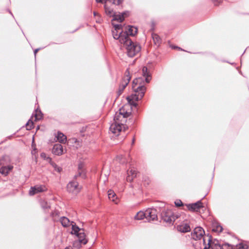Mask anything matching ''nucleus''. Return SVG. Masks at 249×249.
Returning a JSON list of instances; mask_svg holds the SVG:
<instances>
[{"mask_svg":"<svg viewBox=\"0 0 249 249\" xmlns=\"http://www.w3.org/2000/svg\"><path fill=\"white\" fill-rule=\"evenodd\" d=\"M94 15H96L95 12H94Z\"/></svg>","mask_w":249,"mask_h":249,"instance_id":"obj_49","label":"nucleus"},{"mask_svg":"<svg viewBox=\"0 0 249 249\" xmlns=\"http://www.w3.org/2000/svg\"><path fill=\"white\" fill-rule=\"evenodd\" d=\"M40 205L42 209L44 210H48L50 208V205L46 201L42 200L40 202Z\"/></svg>","mask_w":249,"mask_h":249,"instance_id":"obj_34","label":"nucleus"},{"mask_svg":"<svg viewBox=\"0 0 249 249\" xmlns=\"http://www.w3.org/2000/svg\"><path fill=\"white\" fill-rule=\"evenodd\" d=\"M127 175L126 180L128 182H131L137 176V173L135 170L131 169L130 171H127Z\"/></svg>","mask_w":249,"mask_h":249,"instance_id":"obj_22","label":"nucleus"},{"mask_svg":"<svg viewBox=\"0 0 249 249\" xmlns=\"http://www.w3.org/2000/svg\"><path fill=\"white\" fill-rule=\"evenodd\" d=\"M208 239H207V241H208V243H206V238L205 237H203V245L204 246V249H209L211 247V237H207Z\"/></svg>","mask_w":249,"mask_h":249,"instance_id":"obj_27","label":"nucleus"},{"mask_svg":"<svg viewBox=\"0 0 249 249\" xmlns=\"http://www.w3.org/2000/svg\"><path fill=\"white\" fill-rule=\"evenodd\" d=\"M118 117H119L118 115H115L114 116V122L110 125L109 127V131L116 136L119 135L123 127L124 128V126L123 124V122H124V121L121 120L120 122Z\"/></svg>","mask_w":249,"mask_h":249,"instance_id":"obj_4","label":"nucleus"},{"mask_svg":"<svg viewBox=\"0 0 249 249\" xmlns=\"http://www.w3.org/2000/svg\"><path fill=\"white\" fill-rule=\"evenodd\" d=\"M161 217L163 221L168 224H171L178 218L177 215L174 214L170 210L162 211L161 213Z\"/></svg>","mask_w":249,"mask_h":249,"instance_id":"obj_5","label":"nucleus"},{"mask_svg":"<svg viewBox=\"0 0 249 249\" xmlns=\"http://www.w3.org/2000/svg\"><path fill=\"white\" fill-rule=\"evenodd\" d=\"M134 141H135V139H133L132 140V144H133L134 143Z\"/></svg>","mask_w":249,"mask_h":249,"instance_id":"obj_48","label":"nucleus"},{"mask_svg":"<svg viewBox=\"0 0 249 249\" xmlns=\"http://www.w3.org/2000/svg\"><path fill=\"white\" fill-rule=\"evenodd\" d=\"M60 221L63 227H67L70 226L71 223L70 220L66 217L62 216L60 219Z\"/></svg>","mask_w":249,"mask_h":249,"instance_id":"obj_24","label":"nucleus"},{"mask_svg":"<svg viewBox=\"0 0 249 249\" xmlns=\"http://www.w3.org/2000/svg\"><path fill=\"white\" fill-rule=\"evenodd\" d=\"M65 249H72L70 247H66Z\"/></svg>","mask_w":249,"mask_h":249,"instance_id":"obj_47","label":"nucleus"},{"mask_svg":"<svg viewBox=\"0 0 249 249\" xmlns=\"http://www.w3.org/2000/svg\"><path fill=\"white\" fill-rule=\"evenodd\" d=\"M177 228L178 231L181 232H187L191 230L190 227L187 223H182L179 225L177 226Z\"/></svg>","mask_w":249,"mask_h":249,"instance_id":"obj_16","label":"nucleus"},{"mask_svg":"<svg viewBox=\"0 0 249 249\" xmlns=\"http://www.w3.org/2000/svg\"><path fill=\"white\" fill-rule=\"evenodd\" d=\"M123 42L124 47L126 50L127 55L130 57H133L140 53L141 47L137 42H134L129 37H127Z\"/></svg>","mask_w":249,"mask_h":249,"instance_id":"obj_3","label":"nucleus"},{"mask_svg":"<svg viewBox=\"0 0 249 249\" xmlns=\"http://www.w3.org/2000/svg\"><path fill=\"white\" fill-rule=\"evenodd\" d=\"M142 78H136L132 82V89L134 92L130 96L127 97L128 103L134 107H137L138 104L136 102L141 100L145 94L146 88L141 84Z\"/></svg>","mask_w":249,"mask_h":249,"instance_id":"obj_1","label":"nucleus"},{"mask_svg":"<svg viewBox=\"0 0 249 249\" xmlns=\"http://www.w3.org/2000/svg\"><path fill=\"white\" fill-rule=\"evenodd\" d=\"M145 218L144 212L140 211L137 213V214L135 216L134 218L136 220H142Z\"/></svg>","mask_w":249,"mask_h":249,"instance_id":"obj_32","label":"nucleus"},{"mask_svg":"<svg viewBox=\"0 0 249 249\" xmlns=\"http://www.w3.org/2000/svg\"><path fill=\"white\" fill-rule=\"evenodd\" d=\"M46 190V188L44 185H36L34 187H31L29 191V195L33 196L36 194L43 192Z\"/></svg>","mask_w":249,"mask_h":249,"instance_id":"obj_13","label":"nucleus"},{"mask_svg":"<svg viewBox=\"0 0 249 249\" xmlns=\"http://www.w3.org/2000/svg\"><path fill=\"white\" fill-rule=\"evenodd\" d=\"M226 246H229V244H225L221 246L220 244H215L214 245H212L211 248L212 249H224V247Z\"/></svg>","mask_w":249,"mask_h":249,"instance_id":"obj_33","label":"nucleus"},{"mask_svg":"<svg viewBox=\"0 0 249 249\" xmlns=\"http://www.w3.org/2000/svg\"><path fill=\"white\" fill-rule=\"evenodd\" d=\"M56 138L59 142L64 143L67 141V137L62 133L58 132Z\"/></svg>","mask_w":249,"mask_h":249,"instance_id":"obj_25","label":"nucleus"},{"mask_svg":"<svg viewBox=\"0 0 249 249\" xmlns=\"http://www.w3.org/2000/svg\"><path fill=\"white\" fill-rule=\"evenodd\" d=\"M46 160L50 163V164L54 168V170L58 172H60L62 170V168L60 167H58L55 163L53 162L52 160V159L49 157H48L46 159Z\"/></svg>","mask_w":249,"mask_h":249,"instance_id":"obj_26","label":"nucleus"},{"mask_svg":"<svg viewBox=\"0 0 249 249\" xmlns=\"http://www.w3.org/2000/svg\"><path fill=\"white\" fill-rule=\"evenodd\" d=\"M97 2H102L103 0H96Z\"/></svg>","mask_w":249,"mask_h":249,"instance_id":"obj_46","label":"nucleus"},{"mask_svg":"<svg viewBox=\"0 0 249 249\" xmlns=\"http://www.w3.org/2000/svg\"><path fill=\"white\" fill-rule=\"evenodd\" d=\"M152 38L154 43L159 46L161 43V39L160 37L157 35L155 34H153L152 35Z\"/></svg>","mask_w":249,"mask_h":249,"instance_id":"obj_29","label":"nucleus"},{"mask_svg":"<svg viewBox=\"0 0 249 249\" xmlns=\"http://www.w3.org/2000/svg\"><path fill=\"white\" fill-rule=\"evenodd\" d=\"M84 167V164L82 162H80L78 166V174L74 176V178H76L77 177H82V178L86 177V174L83 169Z\"/></svg>","mask_w":249,"mask_h":249,"instance_id":"obj_19","label":"nucleus"},{"mask_svg":"<svg viewBox=\"0 0 249 249\" xmlns=\"http://www.w3.org/2000/svg\"><path fill=\"white\" fill-rule=\"evenodd\" d=\"M126 14V13L124 12L121 15H116L115 14L113 16V20H117L119 22H122L124 20V15Z\"/></svg>","mask_w":249,"mask_h":249,"instance_id":"obj_28","label":"nucleus"},{"mask_svg":"<svg viewBox=\"0 0 249 249\" xmlns=\"http://www.w3.org/2000/svg\"><path fill=\"white\" fill-rule=\"evenodd\" d=\"M115 160L122 164H125L126 162L125 158L123 155L117 156Z\"/></svg>","mask_w":249,"mask_h":249,"instance_id":"obj_31","label":"nucleus"},{"mask_svg":"<svg viewBox=\"0 0 249 249\" xmlns=\"http://www.w3.org/2000/svg\"><path fill=\"white\" fill-rule=\"evenodd\" d=\"M63 148L61 144L57 143L55 144L52 149V153L56 155H61L63 154Z\"/></svg>","mask_w":249,"mask_h":249,"instance_id":"obj_14","label":"nucleus"},{"mask_svg":"<svg viewBox=\"0 0 249 249\" xmlns=\"http://www.w3.org/2000/svg\"><path fill=\"white\" fill-rule=\"evenodd\" d=\"M35 117L36 120H39L41 118L42 114L40 110L39 111H38L37 110H36Z\"/></svg>","mask_w":249,"mask_h":249,"instance_id":"obj_37","label":"nucleus"},{"mask_svg":"<svg viewBox=\"0 0 249 249\" xmlns=\"http://www.w3.org/2000/svg\"><path fill=\"white\" fill-rule=\"evenodd\" d=\"M71 234H74L77 237V240L74 241L73 244L74 247L79 248L81 245L87 244L88 240L86 238V235L84 230L80 229L76 225H72Z\"/></svg>","mask_w":249,"mask_h":249,"instance_id":"obj_2","label":"nucleus"},{"mask_svg":"<svg viewBox=\"0 0 249 249\" xmlns=\"http://www.w3.org/2000/svg\"><path fill=\"white\" fill-rule=\"evenodd\" d=\"M205 231L203 229L200 227H197L194 229L191 233L192 238L195 240H200L204 237Z\"/></svg>","mask_w":249,"mask_h":249,"instance_id":"obj_8","label":"nucleus"},{"mask_svg":"<svg viewBox=\"0 0 249 249\" xmlns=\"http://www.w3.org/2000/svg\"><path fill=\"white\" fill-rule=\"evenodd\" d=\"M142 74L145 78V81L147 83L150 82L151 80V74L148 71V69L146 67H143L142 71Z\"/></svg>","mask_w":249,"mask_h":249,"instance_id":"obj_15","label":"nucleus"},{"mask_svg":"<svg viewBox=\"0 0 249 249\" xmlns=\"http://www.w3.org/2000/svg\"><path fill=\"white\" fill-rule=\"evenodd\" d=\"M186 206L188 209L192 212H198L201 208L204 207L200 200L194 203L186 204Z\"/></svg>","mask_w":249,"mask_h":249,"instance_id":"obj_10","label":"nucleus"},{"mask_svg":"<svg viewBox=\"0 0 249 249\" xmlns=\"http://www.w3.org/2000/svg\"><path fill=\"white\" fill-rule=\"evenodd\" d=\"M4 159V157H3L2 159H0V166L4 165V163L3 162V160Z\"/></svg>","mask_w":249,"mask_h":249,"instance_id":"obj_43","label":"nucleus"},{"mask_svg":"<svg viewBox=\"0 0 249 249\" xmlns=\"http://www.w3.org/2000/svg\"><path fill=\"white\" fill-rule=\"evenodd\" d=\"M124 0H113L112 3L116 5H119L122 4Z\"/></svg>","mask_w":249,"mask_h":249,"instance_id":"obj_38","label":"nucleus"},{"mask_svg":"<svg viewBox=\"0 0 249 249\" xmlns=\"http://www.w3.org/2000/svg\"><path fill=\"white\" fill-rule=\"evenodd\" d=\"M41 157L44 158V159H47V157H46V154L45 153H41Z\"/></svg>","mask_w":249,"mask_h":249,"instance_id":"obj_45","label":"nucleus"},{"mask_svg":"<svg viewBox=\"0 0 249 249\" xmlns=\"http://www.w3.org/2000/svg\"><path fill=\"white\" fill-rule=\"evenodd\" d=\"M212 231L214 232H221L222 231L223 228L221 225L216 221H213L212 224Z\"/></svg>","mask_w":249,"mask_h":249,"instance_id":"obj_18","label":"nucleus"},{"mask_svg":"<svg viewBox=\"0 0 249 249\" xmlns=\"http://www.w3.org/2000/svg\"><path fill=\"white\" fill-rule=\"evenodd\" d=\"M131 114V112H128L125 110L124 108H121L120 109L119 114H116L115 115H118V118L120 119L121 117L124 119L123 121L125 122V118L129 117Z\"/></svg>","mask_w":249,"mask_h":249,"instance_id":"obj_20","label":"nucleus"},{"mask_svg":"<svg viewBox=\"0 0 249 249\" xmlns=\"http://www.w3.org/2000/svg\"><path fill=\"white\" fill-rule=\"evenodd\" d=\"M138 32V29L136 27L133 26H128V29L127 31L124 32L128 37H129V36H134Z\"/></svg>","mask_w":249,"mask_h":249,"instance_id":"obj_21","label":"nucleus"},{"mask_svg":"<svg viewBox=\"0 0 249 249\" xmlns=\"http://www.w3.org/2000/svg\"><path fill=\"white\" fill-rule=\"evenodd\" d=\"M124 90H121V89H120L119 88V89H118V96H120L122 93V92H123Z\"/></svg>","mask_w":249,"mask_h":249,"instance_id":"obj_42","label":"nucleus"},{"mask_svg":"<svg viewBox=\"0 0 249 249\" xmlns=\"http://www.w3.org/2000/svg\"><path fill=\"white\" fill-rule=\"evenodd\" d=\"M240 248H242L243 249H248V247L247 245H240Z\"/></svg>","mask_w":249,"mask_h":249,"instance_id":"obj_41","label":"nucleus"},{"mask_svg":"<svg viewBox=\"0 0 249 249\" xmlns=\"http://www.w3.org/2000/svg\"><path fill=\"white\" fill-rule=\"evenodd\" d=\"M122 26L121 24H115L114 25V30L118 31L119 32H121L123 31Z\"/></svg>","mask_w":249,"mask_h":249,"instance_id":"obj_36","label":"nucleus"},{"mask_svg":"<svg viewBox=\"0 0 249 249\" xmlns=\"http://www.w3.org/2000/svg\"><path fill=\"white\" fill-rule=\"evenodd\" d=\"M67 188L69 192L73 194H77L80 191L81 187L79 185L76 181L72 180L68 184Z\"/></svg>","mask_w":249,"mask_h":249,"instance_id":"obj_6","label":"nucleus"},{"mask_svg":"<svg viewBox=\"0 0 249 249\" xmlns=\"http://www.w3.org/2000/svg\"><path fill=\"white\" fill-rule=\"evenodd\" d=\"M130 79L131 77L130 76V72L128 69H127L125 72V75L119 86V88L121 89L122 90H124L129 83Z\"/></svg>","mask_w":249,"mask_h":249,"instance_id":"obj_11","label":"nucleus"},{"mask_svg":"<svg viewBox=\"0 0 249 249\" xmlns=\"http://www.w3.org/2000/svg\"><path fill=\"white\" fill-rule=\"evenodd\" d=\"M145 218L149 222L157 220V211L154 208H148L145 212Z\"/></svg>","mask_w":249,"mask_h":249,"instance_id":"obj_7","label":"nucleus"},{"mask_svg":"<svg viewBox=\"0 0 249 249\" xmlns=\"http://www.w3.org/2000/svg\"><path fill=\"white\" fill-rule=\"evenodd\" d=\"M108 198L114 202L115 203H117V196L115 193L111 190H109L107 192Z\"/></svg>","mask_w":249,"mask_h":249,"instance_id":"obj_23","label":"nucleus"},{"mask_svg":"<svg viewBox=\"0 0 249 249\" xmlns=\"http://www.w3.org/2000/svg\"><path fill=\"white\" fill-rule=\"evenodd\" d=\"M130 79L131 77L130 76V72L128 69H127L125 72V75L119 86V88L121 89L122 90H124L129 83Z\"/></svg>","mask_w":249,"mask_h":249,"instance_id":"obj_12","label":"nucleus"},{"mask_svg":"<svg viewBox=\"0 0 249 249\" xmlns=\"http://www.w3.org/2000/svg\"><path fill=\"white\" fill-rule=\"evenodd\" d=\"M112 34L113 38L115 39H119V42L122 44L123 42H124V40L126 39L128 36L125 33H123V31L119 32L118 31L114 30L112 31Z\"/></svg>","mask_w":249,"mask_h":249,"instance_id":"obj_9","label":"nucleus"},{"mask_svg":"<svg viewBox=\"0 0 249 249\" xmlns=\"http://www.w3.org/2000/svg\"><path fill=\"white\" fill-rule=\"evenodd\" d=\"M104 7L105 12L107 15L109 16L110 17H113L114 16L115 12L112 9L107 7L106 5H105Z\"/></svg>","mask_w":249,"mask_h":249,"instance_id":"obj_30","label":"nucleus"},{"mask_svg":"<svg viewBox=\"0 0 249 249\" xmlns=\"http://www.w3.org/2000/svg\"><path fill=\"white\" fill-rule=\"evenodd\" d=\"M175 205L177 207H179L183 205V203L180 200H177L175 202Z\"/></svg>","mask_w":249,"mask_h":249,"instance_id":"obj_39","label":"nucleus"},{"mask_svg":"<svg viewBox=\"0 0 249 249\" xmlns=\"http://www.w3.org/2000/svg\"><path fill=\"white\" fill-rule=\"evenodd\" d=\"M13 169V166H2L0 168V173L4 176H6L9 172Z\"/></svg>","mask_w":249,"mask_h":249,"instance_id":"obj_17","label":"nucleus"},{"mask_svg":"<svg viewBox=\"0 0 249 249\" xmlns=\"http://www.w3.org/2000/svg\"><path fill=\"white\" fill-rule=\"evenodd\" d=\"M40 50L39 48H38V49H36V50H35L34 51V55L35 56H36V53H37V52Z\"/></svg>","mask_w":249,"mask_h":249,"instance_id":"obj_44","label":"nucleus"},{"mask_svg":"<svg viewBox=\"0 0 249 249\" xmlns=\"http://www.w3.org/2000/svg\"><path fill=\"white\" fill-rule=\"evenodd\" d=\"M212 0L215 5H218L222 2V0Z\"/></svg>","mask_w":249,"mask_h":249,"instance_id":"obj_40","label":"nucleus"},{"mask_svg":"<svg viewBox=\"0 0 249 249\" xmlns=\"http://www.w3.org/2000/svg\"><path fill=\"white\" fill-rule=\"evenodd\" d=\"M26 126L27 130H31L33 127V122L31 120H29L26 124Z\"/></svg>","mask_w":249,"mask_h":249,"instance_id":"obj_35","label":"nucleus"}]
</instances>
